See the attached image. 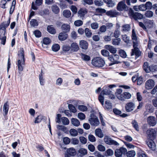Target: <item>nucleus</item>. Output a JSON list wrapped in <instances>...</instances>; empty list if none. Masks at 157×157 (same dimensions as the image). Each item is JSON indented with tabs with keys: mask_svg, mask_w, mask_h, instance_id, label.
<instances>
[{
	"mask_svg": "<svg viewBox=\"0 0 157 157\" xmlns=\"http://www.w3.org/2000/svg\"><path fill=\"white\" fill-rule=\"evenodd\" d=\"M89 121L90 124L93 126H97L99 124V121L98 117L94 114H90Z\"/></svg>",
	"mask_w": 157,
	"mask_h": 157,
	"instance_id": "6",
	"label": "nucleus"
},
{
	"mask_svg": "<svg viewBox=\"0 0 157 157\" xmlns=\"http://www.w3.org/2000/svg\"><path fill=\"white\" fill-rule=\"evenodd\" d=\"M120 34V32L118 29H117L114 32V36L115 38H118Z\"/></svg>",
	"mask_w": 157,
	"mask_h": 157,
	"instance_id": "53",
	"label": "nucleus"
},
{
	"mask_svg": "<svg viewBox=\"0 0 157 157\" xmlns=\"http://www.w3.org/2000/svg\"><path fill=\"white\" fill-rule=\"evenodd\" d=\"M60 49L59 45L57 44H56L53 45L52 47V49L53 51L54 52H57Z\"/></svg>",
	"mask_w": 157,
	"mask_h": 157,
	"instance_id": "52",
	"label": "nucleus"
},
{
	"mask_svg": "<svg viewBox=\"0 0 157 157\" xmlns=\"http://www.w3.org/2000/svg\"><path fill=\"white\" fill-rule=\"evenodd\" d=\"M101 52L102 55L105 56H109V52L106 50H102L101 51Z\"/></svg>",
	"mask_w": 157,
	"mask_h": 157,
	"instance_id": "62",
	"label": "nucleus"
},
{
	"mask_svg": "<svg viewBox=\"0 0 157 157\" xmlns=\"http://www.w3.org/2000/svg\"><path fill=\"white\" fill-rule=\"evenodd\" d=\"M67 34L64 32L60 33L58 36V38L59 40L63 41L66 39L67 37Z\"/></svg>",
	"mask_w": 157,
	"mask_h": 157,
	"instance_id": "20",
	"label": "nucleus"
},
{
	"mask_svg": "<svg viewBox=\"0 0 157 157\" xmlns=\"http://www.w3.org/2000/svg\"><path fill=\"white\" fill-rule=\"evenodd\" d=\"M116 87V86L114 84L108 85V86L104 87L103 90L101 92V94L104 95L110 94L112 91L110 90V89Z\"/></svg>",
	"mask_w": 157,
	"mask_h": 157,
	"instance_id": "8",
	"label": "nucleus"
},
{
	"mask_svg": "<svg viewBox=\"0 0 157 157\" xmlns=\"http://www.w3.org/2000/svg\"><path fill=\"white\" fill-rule=\"evenodd\" d=\"M87 153V151L86 149L83 148H81L78 151V154L80 156L82 157L86 155Z\"/></svg>",
	"mask_w": 157,
	"mask_h": 157,
	"instance_id": "22",
	"label": "nucleus"
},
{
	"mask_svg": "<svg viewBox=\"0 0 157 157\" xmlns=\"http://www.w3.org/2000/svg\"><path fill=\"white\" fill-rule=\"evenodd\" d=\"M153 140V139H147L146 142L149 148L151 150L154 151L155 150L156 147L155 143Z\"/></svg>",
	"mask_w": 157,
	"mask_h": 157,
	"instance_id": "10",
	"label": "nucleus"
},
{
	"mask_svg": "<svg viewBox=\"0 0 157 157\" xmlns=\"http://www.w3.org/2000/svg\"><path fill=\"white\" fill-rule=\"evenodd\" d=\"M144 5H140L139 6H134L133 7L134 9L136 11H139V10H144L143 8H144Z\"/></svg>",
	"mask_w": 157,
	"mask_h": 157,
	"instance_id": "50",
	"label": "nucleus"
},
{
	"mask_svg": "<svg viewBox=\"0 0 157 157\" xmlns=\"http://www.w3.org/2000/svg\"><path fill=\"white\" fill-rule=\"evenodd\" d=\"M68 107L69 109L71 112L75 113L76 112V110L75 108L72 104H69Z\"/></svg>",
	"mask_w": 157,
	"mask_h": 157,
	"instance_id": "56",
	"label": "nucleus"
},
{
	"mask_svg": "<svg viewBox=\"0 0 157 157\" xmlns=\"http://www.w3.org/2000/svg\"><path fill=\"white\" fill-rule=\"evenodd\" d=\"M122 154L119 149H116L115 151V155L116 157H121Z\"/></svg>",
	"mask_w": 157,
	"mask_h": 157,
	"instance_id": "51",
	"label": "nucleus"
},
{
	"mask_svg": "<svg viewBox=\"0 0 157 157\" xmlns=\"http://www.w3.org/2000/svg\"><path fill=\"white\" fill-rule=\"evenodd\" d=\"M87 12V10L85 8H81L78 12V16L81 18H83L84 17Z\"/></svg>",
	"mask_w": 157,
	"mask_h": 157,
	"instance_id": "15",
	"label": "nucleus"
},
{
	"mask_svg": "<svg viewBox=\"0 0 157 157\" xmlns=\"http://www.w3.org/2000/svg\"><path fill=\"white\" fill-rule=\"evenodd\" d=\"M10 20V18H9L7 21L3 22L0 25V41L1 44L4 45L5 44L6 39V29L9 25Z\"/></svg>",
	"mask_w": 157,
	"mask_h": 157,
	"instance_id": "2",
	"label": "nucleus"
},
{
	"mask_svg": "<svg viewBox=\"0 0 157 157\" xmlns=\"http://www.w3.org/2000/svg\"><path fill=\"white\" fill-rule=\"evenodd\" d=\"M61 29L63 32L66 33L70 31V26L67 24H64L62 25Z\"/></svg>",
	"mask_w": 157,
	"mask_h": 157,
	"instance_id": "21",
	"label": "nucleus"
},
{
	"mask_svg": "<svg viewBox=\"0 0 157 157\" xmlns=\"http://www.w3.org/2000/svg\"><path fill=\"white\" fill-rule=\"evenodd\" d=\"M131 29V27L129 25L125 24L122 26V32H127L129 31Z\"/></svg>",
	"mask_w": 157,
	"mask_h": 157,
	"instance_id": "29",
	"label": "nucleus"
},
{
	"mask_svg": "<svg viewBox=\"0 0 157 157\" xmlns=\"http://www.w3.org/2000/svg\"><path fill=\"white\" fill-rule=\"evenodd\" d=\"M71 124L75 126H78L80 124L79 120L75 118H72L71 120Z\"/></svg>",
	"mask_w": 157,
	"mask_h": 157,
	"instance_id": "32",
	"label": "nucleus"
},
{
	"mask_svg": "<svg viewBox=\"0 0 157 157\" xmlns=\"http://www.w3.org/2000/svg\"><path fill=\"white\" fill-rule=\"evenodd\" d=\"M61 121L63 124L64 125H68L69 123V121L68 119L65 117H62Z\"/></svg>",
	"mask_w": 157,
	"mask_h": 157,
	"instance_id": "46",
	"label": "nucleus"
},
{
	"mask_svg": "<svg viewBox=\"0 0 157 157\" xmlns=\"http://www.w3.org/2000/svg\"><path fill=\"white\" fill-rule=\"evenodd\" d=\"M131 124L133 128L137 131H139V128L138 123L136 120H133L132 121Z\"/></svg>",
	"mask_w": 157,
	"mask_h": 157,
	"instance_id": "30",
	"label": "nucleus"
},
{
	"mask_svg": "<svg viewBox=\"0 0 157 157\" xmlns=\"http://www.w3.org/2000/svg\"><path fill=\"white\" fill-rule=\"evenodd\" d=\"M85 33L86 36L88 38L90 37L92 35V33L91 31L88 28H86L85 30Z\"/></svg>",
	"mask_w": 157,
	"mask_h": 157,
	"instance_id": "40",
	"label": "nucleus"
},
{
	"mask_svg": "<svg viewBox=\"0 0 157 157\" xmlns=\"http://www.w3.org/2000/svg\"><path fill=\"white\" fill-rule=\"evenodd\" d=\"M118 53L120 56L122 58H125L127 56L126 53L123 50L120 49L119 50Z\"/></svg>",
	"mask_w": 157,
	"mask_h": 157,
	"instance_id": "43",
	"label": "nucleus"
},
{
	"mask_svg": "<svg viewBox=\"0 0 157 157\" xmlns=\"http://www.w3.org/2000/svg\"><path fill=\"white\" fill-rule=\"evenodd\" d=\"M39 14L41 16L48 15L49 13V10L48 9H45L40 11Z\"/></svg>",
	"mask_w": 157,
	"mask_h": 157,
	"instance_id": "38",
	"label": "nucleus"
},
{
	"mask_svg": "<svg viewBox=\"0 0 157 157\" xmlns=\"http://www.w3.org/2000/svg\"><path fill=\"white\" fill-rule=\"evenodd\" d=\"M105 142L109 145H114L115 146H118L119 144L116 141L111 139L108 136H105L104 138Z\"/></svg>",
	"mask_w": 157,
	"mask_h": 157,
	"instance_id": "9",
	"label": "nucleus"
},
{
	"mask_svg": "<svg viewBox=\"0 0 157 157\" xmlns=\"http://www.w3.org/2000/svg\"><path fill=\"white\" fill-rule=\"evenodd\" d=\"M105 48L106 49L108 50L112 54L116 53L117 51L116 48L110 45H106L105 46Z\"/></svg>",
	"mask_w": 157,
	"mask_h": 157,
	"instance_id": "17",
	"label": "nucleus"
},
{
	"mask_svg": "<svg viewBox=\"0 0 157 157\" xmlns=\"http://www.w3.org/2000/svg\"><path fill=\"white\" fill-rule=\"evenodd\" d=\"M129 16L131 19H133L136 21L138 19H141L143 18V15L140 13L134 12L133 10L130 8L128 11Z\"/></svg>",
	"mask_w": 157,
	"mask_h": 157,
	"instance_id": "5",
	"label": "nucleus"
},
{
	"mask_svg": "<svg viewBox=\"0 0 157 157\" xmlns=\"http://www.w3.org/2000/svg\"><path fill=\"white\" fill-rule=\"evenodd\" d=\"M71 50L73 51L74 52H77L79 49V47L77 44L75 43H72L71 45Z\"/></svg>",
	"mask_w": 157,
	"mask_h": 157,
	"instance_id": "24",
	"label": "nucleus"
},
{
	"mask_svg": "<svg viewBox=\"0 0 157 157\" xmlns=\"http://www.w3.org/2000/svg\"><path fill=\"white\" fill-rule=\"evenodd\" d=\"M80 142L82 144H85L87 142V139L84 136H80L79 138Z\"/></svg>",
	"mask_w": 157,
	"mask_h": 157,
	"instance_id": "64",
	"label": "nucleus"
},
{
	"mask_svg": "<svg viewBox=\"0 0 157 157\" xmlns=\"http://www.w3.org/2000/svg\"><path fill=\"white\" fill-rule=\"evenodd\" d=\"M24 53L23 48H20L18 52V59L17 63L19 71H21L23 70L25 65Z\"/></svg>",
	"mask_w": 157,
	"mask_h": 157,
	"instance_id": "3",
	"label": "nucleus"
},
{
	"mask_svg": "<svg viewBox=\"0 0 157 157\" xmlns=\"http://www.w3.org/2000/svg\"><path fill=\"white\" fill-rule=\"evenodd\" d=\"M143 68L144 70L146 73H149L151 71L150 70V66H149L147 62H145L144 63Z\"/></svg>",
	"mask_w": 157,
	"mask_h": 157,
	"instance_id": "25",
	"label": "nucleus"
},
{
	"mask_svg": "<svg viewBox=\"0 0 157 157\" xmlns=\"http://www.w3.org/2000/svg\"><path fill=\"white\" fill-rule=\"evenodd\" d=\"M106 27L105 25H102L100 27L99 30V32L98 33V34H100V33H104L106 31Z\"/></svg>",
	"mask_w": 157,
	"mask_h": 157,
	"instance_id": "44",
	"label": "nucleus"
},
{
	"mask_svg": "<svg viewBox=\"0 0 157 157\" xmlns=\"http://www.w3.org/2000/svg\"><path fill=\"white\" fill-rule=\"evenodd\" d=\"M122 40L127 44L129 43V38L126 35L124 34L122 35Z\"/></svg>",
	"mask_w": 157,
	"mask_h": 157,
	"instance_id": "39",
	"label": "nucleus"
},
{
	"mask_svg": "<svg viewBox=\"0 0 157 157\" xmlns=\"http://www.w3.org/2000/svg\"><path fill=\"white\" fill-rule=\"evenodd\" d=\"M154 86V81L152 79L147 80L145 83V86L146 88L150 89L152 88Z\"/></svg>",
	"mask_w": 157,
	"mask_h": 157,
	"instance_id": "14",
	"label": "nucleus"
},
{
	"mask_svg": "<svg viewBox=\"0 0 157 157\" xmlns=\"http://www.w3.org/2000/svg\"><path fill=\"white\" fill-rule=\"evenodd\" d=\"M145 25L148 28L153 27V20H147L144 23Z\"/></svg>",
	"mask_w": 157,
	"mask_h": 157,
	"instance_id": "27",
	"label": "nucleus"
},
{
	"mask_svg": "<svg viewBox=\"0 0 157 157\" xmlns=\"http://www.w3.org/2000/svg\"><path fill=\"white\" fill-rule=\"evenodd\" d=\"M16 4V0H13L12 3V5L10 7V14H11L13 13L15 8V6Z\"/></svg>",
	"mask_w": 157,
	"mask_h": 157,
	"instance_id": "37",
	"label": "nucleus"
},
{
	"mask_svg": "<svg viewBox=\"0 0 157 157\" xmlns=\"http://www.w3.org/2000/svg\"><path fill=\"white\" fill-rule=\"evenodd\" d=\"M90 26L92 29H96L98 28L99 25L97 22H93L91 24Z\"/></svg>",
	"mask_w": 157,
	"mask_h": 157,
	"instance_id": "59",
	"label": "nucleus"
},
{
	"mask_svg": "<svg viewBox=\"0 0 157 157\" xmlns=\"http://www.w3.org/2000/svg\"><path fill=\"white\" fill-rule=\"evenodd\" d=\"M144 8H143L144 10L145 9L151 10L152 9V3L150 2H147L145 4V5L144 6Z\"/></svg>",
	"mask_w": 157,
	"mask_h": 157,
	"instance_id": "35",
	"label": "nucleus"
},
{
	"mask_svg": "<svg viewBox=\"0 0 157 157\" xmlns=\"http://www.w3.org/2000/svg\"><path fill=\"white\" fill-rule=\"evenodd\" d=\"M81 56L82 59L84 61H88L90 60V57L86 55L82 54H81Z\"/></svg>",
	"mask_w": 157,
	"mask_h": 157,
	"instance_id": "47",
	"label": "nucleus"
},
{
	"mask_svg": "<svg viewBox=\"0 0 157 157\" xmlns=\"http://www.w3.org/2000/svg\"><path fill=\"white\" fill-rule=\"evenodd\" d=\"M42 71L41 70V73L39 75V78L40 83L41 85H44V79H43V75L42 74Z\"/></svg>",
	"mask_w": 157,
	"mask_h": 157,
	"instance_id": "58",
	"label": "nucleus"
},
{
	"mask_svg": "<svg viewBox=\"0 0 157 157\" xmlns=\"http://www.w3.org/2000/svg\"><path fill=\"white\" fill-rule=\"evenodd\" d=\"M104 95L103 94H102L101 92L98 97V100L102 105H103L104 104Z\"/></svg>",
	"mask_w": 157,
	"mask_h": 157,
	"instance_id": "60",
	"label": "nucleus"
},
{
	"mask_svg": "<svg viewBox=\"0 0 157 157\" xmlns=\"http://www.w3.org/2000/svg\"><path fill=\"white\" fill-rule=\"evenodd\" d=\"M78 109L79 110L82 112L86 111L87 109V107L83 105H79L78 106Z\"/></svg>",
	"mask_w": 157,
	"mask_h": 157,
	"instance_id": "55",
	"label": "nucleus"
},
{
	"mask_svg": "<svg viewBox=\"0 0 157 157\" xmlns=\"http://www.w3.org/2000/svg\"><path fill=\"white\" fill-rule=\"evenodd\" d=\"M63 14L64 17L68 18L71 16V13L69 10H65L63 11Z\"/></svg>",
	"mask_w": 157,
	"mask_h": 157,
	"instance_id": "41",
	"label": "nucleus"
},
{
	"mask_svg": "<svg viewBox=\"0 0 157 157\" xmlns=\"http://www.w3.org/2000/svg\"><path fill=\"white\" fill-rule=\"evenodd\" d=\"M156 133V131L155 129H149L146 132L147 139L154 140L155 137Z\"/></svg>",
	"mask_w": 157,
	"mask_h": 157,
	"instance_id": "7",
	"label": "nucleus"
},
{
	"mask_svg": "<svg viewBox=\"0 0 157 157\" xmlns=\"http://www.w3.org/2000/svg\"><path fill=\"white\" fill-rule=\"evenodd\" d=\"M30 25L33 27L37 26L38 25V23L36 20L34 19H32L30 22Z\"/></svg>",
	"mask_w": 157,
	"mask_h": 157,
	"instance_id": "57",
	"label": "nucleus"
},
{
	"mask_svg": "<svg viewBox=\"0 0 157 157\" xmlns=\"http://www.w3.org/2000/svg\"><path fill=\"white\" fill-rule=\"evenodd\" d=\"M70 133L71 135L73 136H77L78 135L77 131L74 129H71Z\"/></svg>",
	"mask_w": 157,
	"mask_h": 157,
	"instance_id": "48",
	"label": "nucleus"
},
{
	"mask_svg": "<svg viewBox=\"0 0 157 157\" xmlns=\"http://www.w3.org/2000/svg\"><path fill=\"white\" fill-rule=\"evenodd\" d=\"M121 41V39L120 38H113L112 40V44L113 45H119Z\"/></svg>",
	"mask_w": 157,
	"mask_h": 157,
	"instance_id": "31",
	"label": "nucleus"
},
{
	"mask_svg": "<svg viewBox=\"0 0 157 157\" xmlns=\"http://www.w3.org/2000/svg\"><path fill=\"white\" fill-rule=\"evenodd\" d=\"M83 24V22L81 20H77L74 22L75 25L77 26H79L82 25Z\"/></svg>",
	"mask_w": 157,
	"mask_h": 157,
	"instance_id": "63",
	"label": "nucleus"
},
{
	"mask_svg": "<svg viewBox=\"0 0 157 157\" xmlns=\"http://www.w3.org/2000/svg\"><path fill=\"white\" fill-rule=\"evenodd\" d=\"M117 9L119 11H121L123 10L125 11L127 10L128 11L129 10L128 7L123 1L120 2L118 3L117 7Z\"/></svg>",
	"mask_w": 157,
	"mask_h": 157,
	"instance_id": "12",
	"label": "nucleus"
},
{
	"mask_svg": "<svg viewBox=\"0 0 157 157\" xmlns=\"http://www.w3.org/2000/svg\"><path fill=\"white\" fill-rule=\"evenodd\" d=\"M113 57L114 61L113 63H111V65L117 64L121 63V62L118 60L120 58L118 55L117 54H114Z\"/></svg>",
	"mask_w": 157,
	"mask_h": 157,
	"instance_id": "26",
	"label": "nucleus"
},
{
	"mask_svg": "<svg viewBox=\"0 0 157 157\" xmlns=\"http://www.w3.org/2000/svg\"><path fill=\"white\" fill-rule=\"evenodd\" d=\"M136 155V152L134 151H128L126 153V155L128 157H134Z\"/></svg>",
	"mask_w": 157,
	"mask_h": 157,
	"instance_id": "45",
	"label": "nucleus"
},
{
	"mask_svg": "<svg viewBox=\"0 0 157 157\" xmlns=\"http://www.w3.org/2000/svg\"><path fill=\"white\" fill-rule=\"evenodd\" d=\"M106 14L111 17H115L117 15V13L115 10H110L106 13Z\"/></svg>",
	"mask_w": 157,
	"mask_h": 157,
	"instance_id": "23",
	"label": "nucleus"
},
{
	"mask_svg": "<svg viewBox=\"0 0 157 157\" xmlns=\"http://www.w3.org/2000/svg\"><path fill=\"white\" fill-rule=\"evenodd\" d=\"M52 12L55 14H57L59 12V9L56 5H53L52 6Z\"/></svg>",
	"mask_w": 157,
	"mask_h": 157,
	"instance_id": "34",
	"label": "nucleus"
},
{
	"mask_svg": "<svg viewBox=\"0 0 157 157\" xmlns=\"http://www.w3.org/2000/svg\"><path fill=\"white\" fill-rule=\"evenodd\" d=\"M95 133L96 136L100 138H102L103 136V134H102L101 129L98 128L95 130Z\"/></svg>",
	"mask_w": 157,
	"mask_h": 157,
	"instance_id": "36",
	"label": "nucleus"
},
{
	"mask_svg": "<svg viewBox=\"0 0 157 157\" xmlns=\"http://www.w3.org/2000/svg\"><path fill=\"white\" fill-rule=\"evenodd\" d=\"M106 3V4L107 6L110 7H113L115 5V2H114L112 0H109V2H108Z\"/></svg>",
	"mask_w": 157,
	"mask_h": 157,
	"instance_id": "54",
	"label": "nucleus"
},
{
	"mask_svg": "<svg viewBox=\"0 0 157 157\" xmlns=\"http://www.w3.org/2000/svg\"><path fill=\"white\" fill-rule=\"evenodd\" d=\"M80 47L82 49L86 50L88 47V43L86 41L83 40H81L80 42Z\"/></svg>",
	"mask_w": 157,
	"mask_h": 157,
	"instance_id": "19",
	"label": "nucleus"
},
{
	"mask_svg": "<svg viewBox=\"0 0 157 157\" xmlns=\"http://www.w3.org/2000/svg\"><path fill=\"white\" fill-rule=\"evenodd\" d=\"M147 121L149 124L152 126H155L156 123L155 117L153 116L148 117L147 118Z\"/></svg>",
	"mask_w": 157,
	"mask_h": 157,
	"instance_id": "16",
	"label": "nucleus"
},
{
	"mask_svg": "<svg viewBox=\"0 0 157 157\" xmlns=\"http://www.w3.org/2000/svg\"><path fill=\"white\" fill-rule=\"evenodd\" d=\"M135 107V104L131 102L127 103L125 106V110L128 112L133 111Z\"/></svg>",
	"mask_w": 157,
	"mask_h": 157,
	"instance_id": "11",
	"label": "nucleus"
},
{
	"mask_svg": "<svg viewBox=\"0 0 157 157\" xmlns=\"http://www.w3.org/2000/svg\"><path fill=\"white\" fill-rule=\"evenodd\" d=\"M105 107L106 109L109 110L112 109V106L111 103L108 100L105 101Z\"/></svg>",
	"mask_w": 157,
	"mask_h": 157,
	"instance_id": "42",
	"label": "nucleus"
},
{
	"mask_svg": "<svg viewBox=\"0 0 157 157\" xmlns=\"http://www.w3.org/2000/svg\"><path fill=\"white\" fill-rule=\"evenodd\" d=\"M51 42V40L48 37H45L43 39V42L44 44L48 45Z\"/></svg>",
	"mask_w": 157,
	"mask_h": 157,
	"instance_id": "49",
	"label": "nucleus"
},
{
	"mask_svg": "<svg viewBox=\"0 0 157 157\" xmlns=\"http://www.w3.org/2000/svg\"><path fill=\"white\" fill-rule=\"evenodd\" d=\"M47 29L48 32L51 34H55L56 33V29L52 25L48 26Z\"/></svg>",
	"mask_w": 157,
	"mask_h": 157,
	"instance_id": "28",
	"label": "nucleus"
},
{
	"mask_svg": "<svg viewBox=\"0 0 157 157\" xmlns=\"http://www.w3.org/2000/svg\"><path fill=\"white\" fill-rule=\"evenodd\" d=\"M9 105L6 102L4 103L3 107V112H4L3 115L4 116H6L7 114L9 109Z\"/></svg>",
	"mask_w": 157,
	"mask_h": 157,
	"instance_id": "18",
	"label": "nucleus"
},
{
	"mask_svg": "<svg viewBox=\"0 0 157 157\" xmlns=\"http://www.w3.org/2000/svg\"><path fill=\"white\" fill-rule=\"evenodd\" d=\"M132 40L133 46V49L132 50L131 52V56L132 57L133 56H135V58H137L139 57L141 55V52L138 48L139 44V41L137 40V36L135 33V30L133 29L132 30Z\"/></svg>",
	"mask_w": 157,
	"mask_h": 157,
	"instance_id": "1",
	"label": "nucleus"
},
{
	"mask_svg": "<svg viewBox=\"0 0 157 157\" xmlns=\"http://www.w3.org/2000/svg\"><path fill=\"white\" fill-rule=\"evenodd\" d=\"M67 152L68 155L71 156H74L76 154L75 150L73 148L68 149Z\"/></svg>",
	"mask_w": 157,
	"mask_h": 157,
	"instance_id": "33",
	"label": "nucleus"
},
{
	"mask_svg": "<svg viewBox=\"0 0 157 157\" xmlns=\"http://www.w3.org/2000/svg\"><path fill=\"white\" fill-rule=\"evenodd\" d=\"M131 97V94L128 92H124L118 96V98L121 101H124V99H129Z\"/></svg>",
	"mask_w": 157,
	"mask_h": 157,
	"instance_id": "13",
	"label": "nucleus"
},
{
	"mask_svg": "<svg viewBox=\"0 0 157 157\" xmlns=\"http://www.w3.org/2000/svg\"><path fill=\"white\" fill-rule=\"evenodd\" d=\"M92 64L95 67H103L105 63L104 60L102 58L97 57L94 58L92 60Z\"/></svg>",
	"mask_w": 157,
	"mask_h": 157,
	"instance_id": "4",
	"label": "nucleus"
},
{
	"mask_svg": "<svg viewBox=\"0 0 157 157\" xmlns=\"http://www.w3.org/2000/svg\"><path fill=\"white\" fill-rule=\"evenodd\" d=\"M145 15L147 17H151L153 15V12L151 11H147L146 12Z\"/></svg>",
	"mask_w": 157,
	"mask_h": 157,
	"instance_id": "61",
	"label": "nucleus"
}]
</instances>
